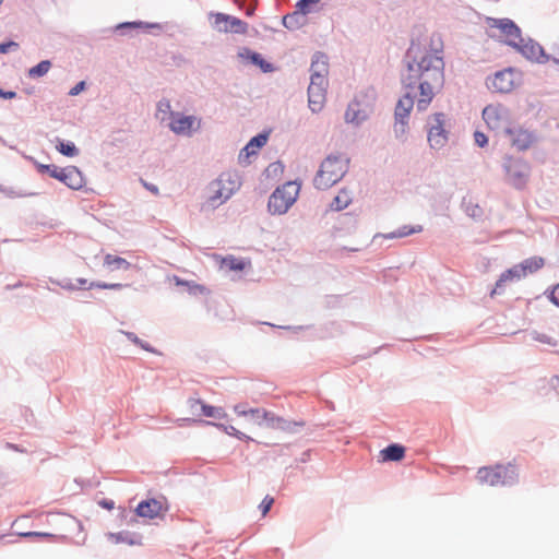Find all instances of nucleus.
Wrapping results in <instances>:
<instances>
[{
    "label": "nucleus",
    "mask_w": 559,
    "mask_h": 559,
    "mask_svg": "<svg viewBox=\"0 0 559 559\" xmlns=\"http://www.w3.org/2000/svg\"><path fill=\"white\" fill-rule=\"evenodd\" d=\"M11 483L10 474L0 467V490Z\"/></svg>",
    "instance_id": "0e129e2a"
},
{
    "label": "nucleus",
    "mask_w": 559,
    "mask_h": 559,
    "mask_svg": "<svg viewBox=\"0 0 559 559\" xmlns=\"http://www.w3.org/2000/svg\"><path fill=\"white\" fill-rule=\"evenodd\" d=\"M420 80L415 78V74H408L402 73L401 75V83L405 92H412V94H415V88L418 86Z\"/></svg>",
    "instance_id": "79ce46f5"
},
{
    "label": "nucleus",
    "mask_w": 559,
    "mask_h": 559,
    "mask_svg": "<svg viewBox=\"0 0 559 559\" xmlns=\"http://www.w3.org/2000/svg\"><path fill=\"white\" fill-rule=\"evenodd\" d=\"M14 97H16V92H14V91H5L2 87H0V98L12 99Z\"/></svg>",
    "instance_id": "774afa93"
},
{
    "label": "nucleus",
    "mask_w": 559,
    "mask_h": 559,
    "mask_svg": "<svg viewBox=\"0 0 559 559\" xmlns=\"http://www.w3.org/2000/svg\"><path fill=\"white\" fill-rule=\"evenodd\" d=\"M488 24L490 27L500 29V32L509 37L520 39L522 37V31L520 26L509 17L496 19L489 17Z\"/></svg>",
    "instance_id": "a211bd4d"
},
{
    "label": "nucleus",
    "mask_w": 559,
    "mask_h": 559,
    "mask_svg": "<svg viewBox=\"0 0 559 559\" xmlns=\"http://www.w3.org/2000/svg\"><path fill=\"white\" fill-rule=\"evenodd\" d=\"M164 25L156 22H144V21H126L116 24L109 31L119 35V36H128L133 37L134 33L140 31L150 32L153 35H158L163 32Z\"/></svg>",
    "instance_id": "9d476101"
},
{
    "label": "nucleus",
    "mask_w": 559,
    "mask_h": 559,
    "mask_svg": "<svg viewBox=\"0 0 559 559\" xmlns=\"http://www.w3.org/2000/svg\"><path fill=\"white\" fill-rule=\"evenodd\" d=\"M267 415L269 416L266 417L264 427L270 428V429H277V430L285 431V432L294 433V432L298 431L297 428L305 426L304 421L288 420L284 417L277 416L276 414H274L273 412H270V411H269Z\"/></svg>",
    "instance_id": "4468645a"
},
{
    "label": "nucleus",
    "mask_w": 559,
    "mask_h": 559,
    "mask_svg": "<svg viewBox=\"0 0 559 559\" xmlns=\"http://www.w3.org/2000/svg\"><path fill=\"white\" fill-rule=\"evenodd\" d=\"M104 266H107L110 271L129 270L131 263L121 257L108 253L104 258Z\"/></svg>",
    "instance_id": "c85d7f7f"
},
{
    "label": "nucleus",
    "mask_w": 559,
    "mask_h": 559,
    "mask_svg": "<svg viewBox=\"0 0 559 559\" xmlns=\"http://www.w3.org/2000/svg\"><path fill=\"white\" fill-rule=\"evenodd\" d=\"M321 0H298L296 3V9L300 10V12L307 14L318 12L320 8Z\"/></svg>",
    "instance_id": "4c0bfd02"
},
{
    "label": "nucleus",
    "mask_w": 559,
    "mask_h": 559,
    "mask_svg": "<svg viewBox=\"0 0 559 559\" xmlns=\"http://www.w3.org/2000/svg\"><path fill=\"white\" fill-rule=\"evenodd\" d=\"M483 117L488 122L492 117L498 118L497 111L493 107L487 106L483 110Z\"/></svg>",
    "instance_id": "69168bd1"
},
{
    "label": "nucleus",
    "mask_w": 559,
    "mask_h": 559,
    "mask_svg": "<svg viewBox=\"0 0 559 559\" xmlns=\"http://www.w3.org/2000/svg\"><path fill=\"white\" fill-rule=\"evenodd\" d=\"M201 415L209 418L222 419L227 417L226 412L222 407L213 406L210 404L201 405Z\"/></svg>",
    "instance_id": "e433bc0d"
},
{
    "label": "nucleus",
    "mask_w": 559,
    "mask_h": 559,
    "mask_svg": "<svg viewBox=\"0 0 559 559\" xmlns=\"http://www.w3.org/2000/svg\"><path fill=\"white\" fill-rule=\"evenodd\" d=\"M544 264H545V261L540 257H532V258L525 259L521 263H519L520 270L522 271V274L524 275V277L527 274L538 271L539 269H542L544 266Z\"/></svg>",
    "instance_id": "cd10ccee"
},
{
    "label": "nucleus",
    "mask_w": 559,
    "mask_h": 559,
    "mask_svg": "<svg viewBox=\"0 0 559 559\" xmlns=\"http://www.w3.org/2000/svg\"><path fill=\"white\" fill-rule=\"evenodd\" d=\"M349 158L343 153H332L321 163L313 183L318 189H328L337 183L348 171Z\"/></svg>",
    "instance_id": "f257e3e1"
},
{
    "label": "nucleus",
    "mask_w": 559,
    "mask_h": 559,
    "mask_svg": "<svg viewBox=\"0 0 559 559\" xmlns=\"http://www.w3.org/2000/svg\"><path fill=\"white\" fill-rule=\"evenodd\" d=\"M306 14L296 9V11L283 16L282 24L289 31L301 28L306 24Z\"/></svg>",
    "instance_id": "bb28decb"
},
{
    "label": "nucleus",
    "mask_w": 559,
    "mask_h": 559,
    "mask_svg": "<svg viewBox=\"0 0 559 559\" xmlns=\"http://www.w3.org/2000/svg\"><path fill=\"white\" fill-rule=\"evenodd\" d=\"M502 166L509 182L515 189H522L525 187L530 176V166L525 160L522 158L506 156Z\"/></svg>",
    "instance_id": "0eeeda50"
},
{
    "label": "nucleus",
    "mask_w": 559,
    "mask_h": 559,
    "mask_svg": "<svg viewBox=\"0 0 559 559\" xmlns=\"http://www.w3.org/2000/svg\"><path fill=\"white\" fill-rule=\"evenodd\" d=\"M416 94L405 92L404 95L397 100L394 109V121L408 120L411 111L415 104Z\"/></svg>",
    "instance_id": "aec40b11"
},
{
    "label": "nucleus",
    "mask_w": 559,
    "mask_h": 559,
    "mask_svg": "<svg viewBox=\"0 0 559 559\" xmlns=\"http://www.w3.org/2000/svg\"><path fill=\"white\" fill-rule=\"evenodd\" d=\"M49 177L62 182L72 190H81L85 183L83 173L76 166L60 168L52 165Z\"/></svg>",
    "instance_id": "9b49d317"
},
{
    "label": "nucleus",
    "mask_w": 559,
    "mask_h": 559,
    "mask_svg": "<svg viewBox=\"0 0 559 559\" xmlns=\"http://www.w3.org/2000/svg\"><path fill=\"white\" fill-rule=\"evenodd\" d=\"M120 333L123 334L131 343L144 349L145 352L152 354H159V352L156 348H154L150 343L141 340L135 333L123 330H120Z\"/></svg>",
    "instance_id": "473e14b6"
},
{
    "label": "nucleus",
    "mask_w": 559,
    "mask_h": 559,
    "mask_svg": "<svg viewBox=\"0 0 559 559\" xmlns=\"http://www.w3.org/2000/svg\"><path fill=\"white\" fill-rule=\"evenodd\" d=\"M32 163L33 165L35 166L37 173L41 174V175H48L50 174V170H51V167L53 164H41L39 162H37L34 157H27Z\"/></svg>",
    "instance_id": "8fccbe9b"
},
{
    "label": "nucleus",
    "mask_w": 559,
    "mask_h": 559,
    "mask_svg": "<svg viewBox=\"0 0 559 559\" xmlns=\"http://www.w3.org/2000/svg\"><path fill=\"white\" fill-rule=\"evenodd\" d=\"M506 132L512 136V144L519 151H525L530 148L531 145L537 140L535 132L522 128H507Z\"/></svg>",
    "instance_id": "2eb2a0df"
},
{
    "label": "nucleus",
    "mask_w": 559,
    "mask_h": 559,
    "mask_svg": "<svg viewBox=\"0 0 559 559\" xmlns=\"http://www.w3.org/2000/svg\"><path fill=\"white\" fill-rule=\"evenodd\" d=\"M445 115L443 112H435L429 116L427 121V140L431 148H442L449 140V132L444 128Z\"/></svg>",
    "instance_id": "6e6552de"
},
{
    "label": "nucleus",
    "mask_w": 559,
    "mask_h": 559,
    "mask_svg": "<svg viewBox=\"0 0 559 559\" xmlns=\"http://www.w3.org/2000/svg\"><path fill=\"white\" fill-rule=\"evenodd\" d=\"M350 201L352 200L348 197V194L343 191L340 194H337L336 197H334V199L330 203V209L332 211L340 212V211L346 209L349 205Z\"/></svg>",
    "instance_id": "58836bf2"
},
{
    "label": "nucleus",
    "mask_w": 559,
    "mask_h": 559,
    "mask_svg": "<svg viewBox=\"0 0 559 559\" xmlns=\"http://www.w3.org/2000/svg\"><path fill=\"white\" fill-rule=\"evenodd\" d=\"M510 72L509 71H499L495 74L491 86L496 92L499 93H509L513 88V82L510 79Z\"/></svg>",
    "instance_id": "a878e982"
},
{
    "label": "nucleus",
    "mask_w": 559,
    "mask_h": 559,
    "mask_svg": "<svg viewBox=\"0 0 559 559\" xmlns=\"http://www.w3.org/2000/svg\"><path fill=\"white\" fill-rule=\"evenodd\" d=\"M309 71L311 73L310 78H314V80L326 79L329 72L328 56L322 51H316L311 57Z\"/></svg>",
    "instance_id": "6ab92c4d"
},
{
    "label": "nucleus",
    "mask_w": 559,
    "mask_h": 559,
    "mask_svg": "<svg viewBox=\"0 0 559 559\" xmlns=\"http://www.w3.org/2000/svg\"><path fill=\"white\" fill-rule=\"evenodd\" d=\"M56 150L66 157H74L79 155V148L72 141L57 139Z\"/></svg>",
    "instance_id": "2f4dec72"
},
{
    "label": "nucleus",
    "mask_w": 559,
    "mask_h": 559,
    "mask_svg": "<svg viewBox=\"0 0 559 559\" xmlns=\"http://www.w3.org/2000/svg\"><path fill=\"white\" fill-rule=\"evenodd\" d=\"M205 404L200 399H189L188 405L192 415H201V405Z\"/></svg>",
    "instance_id": "3c124183"
},
{
    "label": "nucleus",
    "mask_w": 559,
    "mask_h": 559,
    "mask_svg": "<svg viewBox=\"0 0 559 559\" xmlns=\"http://www.w3.org/2000/svg\"><path fill=\"white\" fill-rule=\"evenodd\" d=\"M270 132L262 131L254 136H252L249 142L241 148L238 155V162L241 165L250 164V157L257 155L259 150H261L269 140Z\"/></svg>",
    "instance_id": "ddd939ff"
},
{
    "label": "nucleus",
    "mask_w": 559,
    "mask_h": 559,
    "mask_svg": "<svg viewBox=\"0 0 559 559\" xmlns=\"http://www.w3.org/2000/svg\"><path fill=\"white\" fill-rule=\"evenodd\" d=\"M328 86V79L321 81L310 78L308 86V104L312 112H319L325 100V92Z\"/></svg>",
    "instance_id": "f8f14e48"
},
{
    "label": "nucleus",
    "mask_w": 559,
    "mask_h": 559,
    "mask_svg": "<svg viewBox=\"0 0 559 559\" xmlns=\"http://www.w3.org/2000/svg\"><path fill=\"white\" fill-rule=\"evenodd\" d=\"M51 66H52V63L50 60H48V59L41 60L36 66L28 69L27 75L31 79L41 78L48 73Z\"/></svg>",
    "instance_id": "72a5a7b5"
},
{
    "label": "nucleus",
    "mask_w": 559,
    "mask_h": 559,
    "mask_svg": "<svg viewBox=\"0 0 559 559\" xmlns=\"http://www.w3.org/2000/svg\"><path fill=\"white\" fill-rule=\"evenodd\" d=\"M408 129V120L395 121L394 122V134L397 140H404Z\"/></svg>",
    "instance_id": "a18cd8bd"
},
{
    "label": "nucleus",
    "mask_w": 559,
    "mask_h": 559,
    "mask_svg": "<svg viewBox=\"0 0 559 559\" xmlns=\"http://www.w3.org/2000/svg\"><path fill=\"white\" fill-rule=\"evenodd\" d=\"M551 304L559 308V283L547 295Z\"/></svg>",
    "instance_id": "bf43d9fd"
},
{
    "label": "nucleus",
    "mask_w": 559,
    "mask_h": 559,
    "mask_svg": "<svg viewBox=\"0 0 559 559\" xmlns=\"http://www.w3.org/2000/svg\"><path fill=\"white\" fill-rule=\"evenodd\" d=\"M522 277H524V275L522 274L519 264H515L512 267L506 270L500 274L499 278L497 280L493 289L490 292V296L493 297L495 295L502 294L506 282L514 280L519 281Z\"/></svg>",
    "instance_id": "412c9836"
},
{
    "label": "nucleus",
    "mask_w": 559,
    "mask_h": 559,
    "mask_svg": "<svg viewBox=\"0 0 559 559\" xmlns=\"http://www.w3.org/2000/svg\"><path fill=\"white\" fill-rule=\"evenodd\" d=\"M107 537L115 544H128L130 546L142 545V535L130 531H120L117 533H108Z\"/></svg>",
    "instance_id": "b1692460"
},
{
    "label": "nucleus",
    "mask_w": 559,
    "mask_h": 559,
    "mask_svg": "<svg viewBox=\"0 0 559 559\" xmlns=\"http://www.w3.org/2000/svg\"><path fill=\"white\" fill-rule=\"evenodd\" d=\"M50 282L55 285L60 286L61 288L66 290H76L78 286L72 283L70 278H62V280H50Z\"/></svg>",
    "instance_id": "09e8293b"
},
{
    "label": "nucleus",
    "mask_w": 559,
    "mask_h": 559,
    "mask_svg": "<svg viewBox=\"0 0 559 559\" xmlns=\"http://www.w3.org/2000/svg\"><path fill=\"white\" fill-rule=\"evenodd\" d=\"M462 207L465 214L474 219L481 218L484 214L483 209L477 203H473L471 200H467L466 198H463L462 200Z\"/></svg>",
    "instance_id": "f704fd0d"
},
{
    "label": "nucleus",
    "mask_w": 559,
    "mask_h": 559,
    "mask_svg": "<svg viewBox=\"0 0 559 559\" xmlns=\"http://www.w3.org/2000/svg\"><path fill=\"white\" fill-rule=\"evenodd\" d=\"M74 481L81 487V489H93L98 486V481L94 479L75 478Z\"/></svg>",
    "instance_id": "4d7b16f0"
},
{
    "label": "nucleus",
    "mask_w": 559,
    "mask_h": 559,
    "mask_svg": "<svg viewBox=\"0 0 559 559\" xmlns=\"http://www.w3.org/2000/svg\"><path fill=\"white\" fill-rule=\"evenodd\" d=\"M0 192L3 193L8 198H27V197H34L37 195L36 192H27L23 190H15L12 187H5L0 185Z\"/></svg>",
    "instance_id": "c03bdc74"
},
{
    "label": "nucleus",
    "mask_w": 559,
    "mask_h": 559,
    "mask_svg": "<svg viewBox=\"0 0 559 559\" xmlns=\"http://www.w3.org/2000/svg\"><path fill=\"white\" fill-rule=\"evenodd\" d=\"M300 186L297 181H287L277 187L270 195L267 210L273 215H283L296 202Z\"/></svg>",
    "instance_id": "7ed1b4c3"
},
{
    "label": "nucleus",
    "mask_w": 559,
    "mask_h": 559,
    "mask_svg": "<svg viewBox=\"0 0 559 559\" xmlns=\"http://www.w3.org/2000/svg\"><path fill=\"white\" fill-rule=\"evenodd\" d=\"M503 43L516 50L531 62L545 64L552 60V57L546 52L544 47L530 36L526 38L521 37L518 41L512 38H508Z\"/></svg>",
    "instance_id": "423d86ee"
},
{
    "label": "nucleus",
    "mask_w": 559,
    "mask_h": 559,
    "mask_svg": "<svg viewBox=\"0 0 559 559\" xmlns=\"http://www.w3.org/2000/svg\"><path fill=\"white\" fill-rule=\"evenodd\" d=\"M22 537H43V538H53L56 537L53 534L50 533H44V532H24L20 534Z\"/></svg>",
    "instance_id": "680f3d73"
},
{
    "label": "nucleus",
    "mask_w": 559,
    "mask_h": 559,
    "mask_svg": "<svg viewBox=\"0 0 559 559\" xmlns=\"http://www.w3.org/2000/svg\"><path fill=\"white\" fill-rule=\"evenodd\" d=\"M157 109L159 112H163V114L169 112L171 115V112H173L170 102L166 98H163L157 103Z\"/></svg>",
    "instance_id": "e2e57ef3"
},
{
    "label": "nucleus",
    "mask_w": 559,
    "mask_h": 559,
    "mask_svg": "<svg viewBox=\"0 0 559 559\" xmlns=\"http://www.w3.org/2000/svg\"><path fill=\"white\" fill-rule=\"evenodd\" d=\"M193 116H186L179 112H171L170 130L176 134H183L191 130L194 123Z\"/></svg>",
    "instance_id": "5701e85b"
},
{
    "label": "nucleus",
    "mask_w": 559,
    "mask_h": 559,
    "mask_svg": "<svg viewBox=\"0 0 559 559\" xmlns=\"http://www.w3.org/2000/svg\"><path fill=\"white\" fill-rule=\"evenodd\" d=\"M238 56L241 59H246L252 66L258 67L263 73H272L275 71V66L272 62L265 60L264 57L258 51L243 48L241 51H239Z\"/></svg>",
    "instance_id": "f3484780"
},
{
    "label": "nucleus",
    "mask_w": 559,
    "mask_h": 559,
    "mask_svg": "<svg viewBox=\"0 0 559 559\" xmlns=\"http://www.w3.org/2000/svg\"><path fill=\"white\" fill-rule=\"evenodd\" d=\"M357 107H359V96H356L353 102H350L345 111L344 118L347 123L355 124L357 127Z\"/></svg>",
    "instance_id": "ea45409f"
},
{
    "label": "nucleus",
    "mask_w": 559,
    "mask_h": 559,
    "mask_svg": "<svg viewBox=\"0 0 559 559\" xmlns=\"http://www.w3.org/2000/svg\"><path fill=\"white\" fill-rule=\"evenodd\" d=\"M405 456V447L400 443H390L380 451L381 462H400Z\"/></svg>",
    "instance_id": "393cba45"
},
{
    "label": "nucleus",
    "mask_w": 559,
    "mask_h": 559,
    "mask_svg": "<svg viewBox=\"0 0 559 559\" xmlns=\"http://www.w3.org/2000/svg\"><path fill=\"white\" fill-rule=\"evenodd\" d=\"M532 337H533V340H535L537 342L548 344L550 346L557 345V341H555L551 336L544 334V333H538V332L534 331L532 333Z\"/></svg>",
    "instance_id": "49530a36"
},
{
    "label": "nucleus",
    "mask_w": 559,
    "mask_h": 559,
    "mask_svg": "<svg viewBox=\"0 0 559 559\" xmlns=\"http://www.w3.org/2000/svg\"><path fill=\"white\" fill-rule=\"evenodd\" d=\"M443 84L436 83L430 78L424 79L418 84L420 98L417 100V110L425 111L430 105L435 93L433 90L436 87H441Z\"/></svg>",
    "instance_id": "dca6fc26"
},
{
    "label": "nucleus",
    "mask_w": 559,
    "mask_h": 559,
    "mask_svg": "<svg viewBox=\"0 0 559 559\" xmlns=\"http://www.w3.org/2000/svg\"><path fill=\"white\" fill-rule=\"evenodd\" d=\"M86 86L87 85H86L85 81H80L73 87L70 88L68 94L70 96H76V95L81 94L82 92H84L86 90Z\"/></svg>",
    "instance_id": "052dcab7"
},
{
    "label": "nucleus",
    "mask_w": 559,
    "mask_h": 559,
    "mask_svg": "<svg viewBox=\"0 0 559 559\" xmlns=\"http://www.w3.org/2000/svg\"><path fill=\"white\" fill-rule=\"evenodd\" d=\"M212 421L197 418H180L178 419V426L183 427L188 425H210Z\"/></svg>",
    "instance_id": "864d4df0"
},
{
    "label": "nucleus",
    "mask_w": 559,
    "mask_h": 559,
    "mask_svg": "<svg viewBox=\"0 0 559 559\" xmlns=\"http://www.w3.org/2000/svg\"><path fill=\"white\" fill-rule=\"evenodd\" d=\"M269 411L264 408H248V419L253 424L264 427Z\"/></svg>",
    "instance_id": "c9c22d12"
},
{
    "label": "nucleus",
    "mask_w": 559,
    "mask_h": 559,
    "mask_svg": "<svg viewBox=\"0 0 559 559\" xmlns=\"http://www.w3.org/2000/svg\"><path fill=\"white\" fill-rule=\"evenodd\" d=\"M126 287H129L128 284H121V283H106L100 281H93L88 284L87 288H98V289H110V290H121Z\"/></svg>",
    "instance_id": "37998d69"
},
{
    "label": "nucleus",
    "mask_w": 559,
    "mask_h": 559,
    "mask_svg": "<svg viewBox=\"0 0 559 559\" xmlns=\"http://www.w3.org/2000/svg\"><path fill=\"white\" fill-rule=\"evenodd\" d=\"M209 426H214L217 429L224 431L225 433H227L228 436H231V437L235 435V432H237V428H235L233 425H227L224 423L212 421V424H210Z\"/></svg>",
    "instance_id": "6e6d98bb"
},
{
    "label": "nucleus",
    "mask_w": 559,
    "mask_h": 559,
    "mask_svg": "<svg viewBox=\"0 0 559 559\" xmlns=\"http://www.w3.org/2000/svg\"><path fill=\"white\" fill-rule=\"evenodd\" d=\"M273 503H274V498L273 497L266 495L263 498V500L259 504V510L261 511V514L263 516H265L269 513V511L271 510Z\"/></svg>",
    "instance_id": "de8ad7c7"
},
{
    "label": "nucleus",
    "mask_w": 559,
    "mask_h": 559,
    "mask_svg": "<svg viewBox=\"0 0 559 559\" xmlns=\"http://www.w3.org/2000/svg\"><path fill=\"white\" fill-rule=\"evenodd\" d=\"M98 506L106 510H112L115 508V502L111 499H102L98 501Z\"/></svg>",
    "instance_id": "338daca9"
},
{
    "label": "nucleus",
    "mask_w": 559,
    "mask_h": 559,
    "mask_svg": "<svg viewBox=\"0 0 559 559\" xmlns=\"http://www.w3.org/2000/svg\"><path fill=\"white\" fill-rule=\"evenodd\" d=\"M408 74H415L418 80L430 78L439 84L444 82L443 57H435L432 60L423 59L419 62L403 61Z\"/></svg>",
    "instance_id": "20e7f679"
},
{
    "label": "nucleus",
    "mask_w": 559,
    "mask_h": 559,
    "mask_svg": "<svg viewBox=\"0 0 559 559\" xmlns=\"http://www.w3.org/2000/svg\"><path fill=\"white\" fill-rule=\"evenodd\" d=\"M209 19L212 27L221 33L245 34L248 28L245 21L226 13L211 12Z\"/></svg>",
    "instance_id": "1a4fd4ad"
},
{
    "label": "nucleus",
    "mask_w": 559,
    "mask_h": 559,
    "mask_svg": "<svg viewBox=\"0 0 559 559\" xmlns=\"http://www.w3.org/2000/svg\"><path fill=\"white\" fill-rule=\"evenodd\" d=\"M474 140L476 145L479 147H485L488 144V136L478 130L474 132Z\"/></svg>",
    "instance_id": "13d9d810"
},
{
    "label": "nucleus",
    "mask_w": 559,
    "mask_h": 559,
    "mask_svg": "<svg viewBox=\"0 0 559 559\" xmlns=\"http://www.w3.org/2000/svg\"><path fill=\"white\" fill-rule=\"evenodd\" d=\"M430 50L426 51L418 38H411L403 61L419 62L423 59L432 60L435 57H443V40L440 33H432L430 36Z\"/></svg>",
    "instance_id": "39448f33"
},
{
    "label": "nucleus",
    "mask_w": 559,
    "mask_h": 559,
    "mask_svg": "<svg viewBox=\"0 0 559 559\" xmlns=\"http://www.w3.org/2000/svg\"><path fill=\"white\" fill-rule=\"evenodd\" d=\"M162 511V503L152 498L142 500L135 508V515L146 519H155Z\"/></svg>",
    "instance_id": "4be33fe9"
},
{
    "label": "nucleus",
    "mask_w": 559,
    "mask_h": 559,
    "mask_svg": "<svg viewBox=\"0 0 559 559\" xmlns=\"http://www.w3.org/2000/svg\"><path fill=\"white\" fill-rule=\"evenodd\" d=\"M357 127L365 122L370 115V110L367 107L361 106V100L359 99V107H357Z\"/></svg>",
    "instance_id": "603ef678"
},
{
    "label": "nucleus",
    "mask_w": 559,
    "mask_h": 559,
    "mask_svg": "<svg viewBox=\"0 0 559 559\" xmlns=\"http://www.w3.org/2000/svg\"><path fill=\"white\" fill-rule=\"evenodd\" d=\"M20 47L19 43L14 40H5L0 43V53L4 55L10 52L11 50H17Z\"/></svg>",
    "instance_id": "5fc2aeb1"
},
{
    "label": "nucleus",
    "mask_w": 559,
    "mask_h": 559,
    "mask_svg": "<svg viewBox=\"0 0 559 559\" xmlns=\"http://www.w3.org/2000/svg\"><path fill=\"white\" fill-rule=\"evenodd\" d=\"M476 479L491 487H512L519 483L518 467L512 463L495 464L478 468Z\"/></svg>",
    "instance_id": "f03ea898"
},
{
    "label": "nucleus",
    "mask_w": 559,
    "mask_h": 559,
    "mask_svg": "<svg viewBox=\"0 0 559 559\" xmlns=\"http://www.w3.org/2000/svg\"><path fill=\"white\" fill-rule=\"evenodd\" d=\"M421 230H423V227L420 225H416V226L403 225V226L399 227L396 230L391 231L385 235H381V236L386 239H395V238L407 237L409 235L420 233Z\"/></svg>",
    "instance_id": "c756f323"
},
{
    "label": "nucleus",
    "mask_w": 559,
    "mask_h": 559,
    "mask_svg": "<svg viewBox=\"0 0 559 559\" xmlns=\"http://www.w3.org/2000/svg\"><path fill=\"white\" fill-rule=\"evenodd\" d=\"M174 280L177 286L187 287L188 293L192 296H198L207 293V288L203 285L182 280L178 276H174Z\"/></svg>",
    "instance_id": "7c9ffc66"
},
{
    "label": "nucleus",
    "mask_w": 559,
    "mask_h": 559,
    "mask_svg": "<svg viewBox=\"0 0 559 559\" xmlns=\"http://www.w3.org/2000/svg\"><path fill=\"white\" fill-rule=\"evenodd\" d=\"M223 265L230 271L240 272L246 269L247 263L243 259L229 255L224 258Z\"/></svg>",
    "instance_id": "a19ab883"
}]
</instances>
